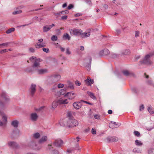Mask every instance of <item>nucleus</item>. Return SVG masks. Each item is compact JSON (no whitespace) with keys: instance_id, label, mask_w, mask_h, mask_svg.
<instances>
[{"instance_id":"f257e3e1","label":"nucleus","mask_w":154,"mask_h":154,"mask_svg":"<svg viewBox=\"0 0 154 154\" xmlns=\"http://www.w3.org/2000/svg\"><path fill=\"white\" fill-rule=\"evenodd\" d=\"M1 97L3 98L5 101L4 102H3L0 100V109L2 110H4L5 108V106L6 103L9 101L10 99L8 97V96L7 95L6 93L2 92L1 95ZM0 115H2V119L5 122H7V117L4 114V112L0 110Z\"/></svg>"},{"instance_id":"f03ea898","label":"nucleus","mask_w":154,"mask_h":154,"mask_svg":"<svg viewBox=\"0 0 154 154\" xmlns=\"http://www.w3.org/2000/svg\"><path fill=\"white\" fill-rule=\"evenodd\" d=\"M63 122L65 123L63 124V122H61V124L63 126H67L69 127H75L78 124V122L77 120L74 118L68 119H65Z\"/></svg>"},{"instance_id":"7ed1b4c3","label":"nucleus","mask_w":154,"mask_h":154,"mask_svg":"<svg viewBox=\"0 0 154 154\" xmlns=\"http://www.w3.org/2000/svg\"><path fill=\"white\" fill-rule=\"evenodd\" d=\"M152 54H149L145 56L144 58L140 61L141 64L150 65L152 63L150 60V57L152 56Z\"/></svg>"},{"instance_id":"20e7f679","label":"nucleus","mask_w":154,"mask_h":154,"mask_svg":"<svg viewBox=\"0 0 154 154\" xmlns=\"http://www.w3.org/2000/svg\"><path fill=\"white\" fill-rule=\"evenodd\" d=\"M60 78L61 76L60 75L56 74L52 75L49 79L48 84L49 85H53L59 81Z\"/></svg>"},{"instance_id":"39448f33","label":"nucleus","mask_w":154,"mask_h":154,"mask_svg":"<svg viewBox=\"0 0 154 154\" xmlns=\"http://www.w3.org/2000/svg\"><path fill=\"white\" fill-rule=\"evenodd\" d=\"M41 61L40 59H35L32 66L35 70L36 71L37 69L40 67V62Z\"/></svg>"},{"instance_id":"423d86ee","label":"nucleus","mask_w":154,"mask_h":154,"mask_svg":"<svg viewBox=\"0 0 154 154\" xmlns=\"http://www.w3.org/2000/svg\"><path fill=\"white\" fill-rule=\"evenodd\" d=\"M69 32L71 35H78L82 34V31L81 29H69Z\"/></svg>"},{"instance_id":"0eeeda50","label":"nucleus","mask_w":154,"mask_h":154,"mask_svg":"<svg viewBox=\"0 0 154 154\" xmlns=\"http://www.w3.org/2000/svg\"><path fill=\"white\" fill-rule=\"evenodd\" d=\"M20 132L19 130L16 129L13 131L11 134V137L12 138H17L20 135Z\"/></svg>"},{"instance_id":"6e6552de","label":"nucleus","mask_w":154,"mask_h":154,"mask_svg":"<svg viewBox=\"0 0 154 154\" xmlns=\"http://www.w3.org/2000/svg\"><path fill=\"white\" fill-rule=\"evenodd\" d=\"M36 87V85L35 84H32L29 89L30 94L32 96H33L35 92Z\"/></svg>"},{"instance_id":"1a4fd4ad","label":"nucleus","mask_w":154,"mask_h":154,"mask_svg":"<svg viewBox=\"0 0 154 154\" xmlns=\"http://www.w3.org/2000/svg\"><path fill=\"white\" fill-rule=\"evenodd\" d=\"M63 144V140L60 139L55 140L53 143V145L57 147H60Z\"/></svg>"},{"instance_id":"9d476101","label":"nucleus","mask_w":154,"mask_h":154,"mask_svg":"<svg viewBox=\"0 0 154 154\" xmlns=\"http://www.w3.org/2000/svg\"><path fill=\"white\" fill-rule=\"evenodd\" d=\"M118 140L117 137L114 136H109L106 138L107 141L108 143L116 142Z\"/></svg>"},{"instance_id":"9b49d317","label":"nucleus","mask_w":154,"mask_h":154,"mask_svg":"<svg viewBox=\"0 0 154 154\" xmlns=\"http://www.w3.org/2000/svg\"><path fill=\"white\" fill-rule=\"evenodd\" d=\"M109 51L107 49H104L101 51L99 53V55L100 56H106L109 54Z\"/></svg>"},{"instance_id":"f8f14e48","label":"nucleus","mask_w":154,"mask_h":154,"mask_svg":"<svg viewBox=\"0 0 154 154\" xmlns=\"http://www.w3.org/2000/svg\"><path fill=\"white\" fill-rule=\"evenodd\" d=\"M55 26L54 24H52L51 25H46L43 27V31L44 32H47L49 31L51 29Z\"/></svg>"},{"instance_id":"ddd939ff","label":"nucleus","mask_w":154,"mask_h":154,"mask_svg":"<svg viewBox=\"0 0 154 154\" xmlns=\"http://www.w3.org/2000/svg\"><path fill=\"white\" fill-rule=\"evenodd\" d=\"M8 146L12 148H17L18 145L17 143L13 141H10L8 143Z\"/></svg>"},{"instance_id":"4468645a","label":"nucleus","mask_w":154,"mask_h":154,"mask_svg":"<svg viewBox=\"0 0 154 154\" xmlns=\"http://www.w3.org/2000/svg\"><path fill=\"white\" fill-rule=\"evenodd\" d=\"M75 94L72 92H68L65 95V96H67L69 100H72L74 99L75 97Z\"/></svg>"},{"instance_id":"2eb2a0df","label":"nucleus","mask_w":154,"mask_h":154,"mask_svg":"<svg viewBox=\"0 0 154 154\" xmlns=\"http://www.w3.org/2000/svg\"><path fill=\"white\" fill-rule=\"evenodd\" d=\"M36 71L39 74H43L48 72V70L46 69H39L38 68L37 69Z\"/></svg>"},{"instance_id":"dca6fc26","label":"nucleus","mask_w":154,"mask_h":154,"mask_svg":"<svg viewBox=\"0 0 154 154\" xmlns=\"http://www.w3.org/2000/svg\"><path fill=\"white\" fill-rule=\"evenodd\" d=\"M38 118V116L36 113H33L30 115V119L33 122L36 121Z\"/></svg>"},{"instance_id":"f3484780","label":"nucleus","mask_w":154,"mask_h":154,"mask_svg":"<svg viewBox=\"0 0 154 154\" xmlns=\"http://www.w3.org/2000/svg\"><path fill=\"white\" fill-rule=\"evenodd\" d=\"M58 104V100L54 101L52 103L51 109L52 110H54L57 107Z\"/></svg>"},{"instance_id":"a211bd4d","label":"nucleus","mask_w":154,"mask_h":154,"mask_svg":"<svg viewBox=\"0 0 154 154\" xmlns=\"http://www.w3.org/2000/svg\"><path fill=\"white\" fill-rule=\"evenodd\" d=\"M73 106L75 109H78L81 107V104L79 102H75L73 104Z\"/></svg>"},{"instance_id":"6ab92c4d","label":"nucleus","mask_w":154,"mask_h":154,"mask_svg":"<svg viewBox=\"0 0 154 154\" xmlns=\"http://www.w3.org/2000/svg\"><path fill=\"white\" fill-rule=\"evenodd\" d=\"M30 145L32 146V147L35 150H39L41 148L40 146H37V145H36L34 142H31L30 143Z\"/></svg>"},{"instance_id":"aec40b11","label":"nucleus","mask_w":154,"mask_h":154,"mask_svg":"<svg viewBox=\"0 0 154 154\" xmlns=\"http://www.w3.org/2000/svg\"><path fill=\"white\" fill-rule=\"evenodd\" d=\"M68 103L67 99H63L60 98L58 100V103L59 104H67Z\"/></svg>"},{"instance_id":"412c9836","label":"nucleus","mask_w":154,"mask_h":154,"mask_svg":"<svg viewBox=\"0 0 154 154\" xmlns=\"http://www.w3.org/2000/svg\"><path fill=\"white\" fill-rule=\"evenodd\" d=\"M48 140V137L47 136H43L39 140V142L40 143H42L46 142Z\"/></svg>"},{"instance_id":"4be33fe9","label":"nucleus","mask_w":154,"mask_h":154,"mask_svg":"<svg viewBox=\"0 0 154 154\" xmlns=\"http://www.w3.org/2000/svg\"><path fill=\"white\" fill-rule=\"evenodd\" d=\"M63 38L64 40H69L71 39V37L67 33H64L63 36Z\"/></svg>"},{"instance_id":"5701e85b","label":"nucleus","mask_w":154,"mask_h":154,"mask_svg":"<svg viewBox=\"0 0 154 154\" xmlns=\"http://www.w3.org/2000/svg\"><path fill=\"white\" fill-rule=\"evenodd\" d=\"M19 122L17 120L12 121L11 122V125L14 128H17L18 126Z\"/></svg>"},{"instance_id":"b1692460","label":"nucleus","mask_w":154,"mask_h":154,"mask_svg":"<svg viewBox=\"0 0 154 154\" xmlns=\"http://www.w3.org/2000/svg\"><path fill=\"white\" fill-rule=\"evenodd\" d=\"M36 48H38L45 46V44L44 43H37L35 45Z\"/></svg>"},{"instance_id":"393cba45","label":"nucleus","mask_w":154,"mask_h":154,"mask_svg":"<svg viewBox=\"0 0 154 154\" xmlns=\"http://www.w3.org/2000/svg\"><path fill=\"white\" fill-rule=\"evenodd\" d=\"M90 32H84V33L82 32L81 34V36L82 38H86L90 36Z\"/></svg>"},{"instance_id":"a878e982","label":"nucleus","mask_w":154,"mask_h":154,"mask_svg":"<svg viewBox=\"0 0 154 154\" xmlns=\"http://www.w3.org/2000/svg\"><path fill=\"white\" fill-rule=\"evenodd\" d=\"M122 72L123 74L126 76H129L132 75V74L131 73L127 70L122 71Z\"/></svg>"},{"instance_id":"bb28decb","label":"nucleus","mask_w":154,"mask_h":154,"mask_svg":"<svg viewBox=\"0 0 154 154\" xmlns=\"http://www.w3.org/2000/svg\"><path fill=\"white\" fill-rule=\"evenodd\" d=\"M135 145L137 146H141L143 145V143L140 140H137L135 141Z\"/></svg>"},{"instance_id":"cd10ccee","label":"nucleus","mask_w":154,"mask_h":154,"mask_svg":"<svg viewBox=\"0 0 154 154\" xmlns=\"http://www.w3.org/2000/svg\"><path fill=\"white\" fill-rule=\"evenodd\" d=\"M87 94H88L92 99H95L96 98L93 93L89 91H87Z\"/></svg>"},{"instance_id":"c85d7f7f","label":"nucleus","mask_w":154,"mask_h":154,"mask_svg":"<svg viewBox=\"0 0 154 154\" xmlns=\"http://www.w3.org/2000/svg\"><path fill=\"white\" fill-rule=\"evenodd\" d=\"M141 150L138 148H135L133 150V152L135 153H141Z\"/></svg>"},{"instance_id":"c756f323","label":"nucleus","mask_w":154,"mask_h":154,"mask_svg":"<svg viewBox=\"0 0 154 154\" xmlns=\"http://www.w3.org/2000/svg\"><path fill=\"white\" fill-rule=\"evenodd\" d=\"M130 53V51L129 49L125 50L123 51L122 54L123 55H128Z\"/></svg>"},{"instance_id":"7c9ffc66","label":"nucleus","mask_w":154,"mask_h":154,"mask_svg":"<svg viewBox=\"0 0 154 154\" xmlns=\"http://www.w3.org/2000/svg\"><path fill=\"white\" fill-rule=\"evenodd\" d=\"M85 82L88 83L89 85H90L91 84H93L94 83V80L92 79H87L85 80Z\"/></svg>"},{"instance_id":"2f4dec72","label":"nucleus","mask_w":154,"mask_h":154,"mask_svg":"<svg viewBox=\"0 0 154 154\" xmlns=\"http://www.w3.org/2000/svg\"><path fill=\"white\" fill-rule=\"evenodd\" d=\"M119 54H118L116 53H112L111 54V57L113 58H116L119 57Z\"/></svg>"},{"instance_id":"473e14b6","label":"nucleus","mask_w":154,"mask_h":154,"mask_svg":"<svg viewBox=\"0 0 154 154\" xmlns=\"http://www.w3.org/2000/svg\"><path fill=\"white\" fill-rule=\"evenodd\" d=\"M40 136V134L38 133H36L33 134V137L35 139L39 138Z\"/></svg>"},{"instance_id":"72a5a7b5","label":"nucleus","mask_w":154,"mask_h":154,"mask_svg":"<svg viewBox=\"0 0 154 154\" xmlns=\"http://www.w3.org/2000/svg\"><path fill=\"white\" fill-rule=\"evenodd\" d=\"M12 43L11 42H7L2 44H0V46H2L5 47H7L9 45L11 44Z\"/></svg>"},{"instance_id":"f704fd0d","label":"nucleus","mask_w":154,"mask_h":154,"mask_svg":"<svg viewBox=\"0 0 154 154\" xmlns=\"http://www.w3.org/2000/svg\"><path fill=\"white\" fill-rule=\"evenodd\" d=\"M66 92V89H61L59 91V94L60 95L64 94Z\"/></svg>"},{"instance_id":"c9c22d12","label":"nucleus","mask_w":154,"mask_h":154,"mask_svg":"<svg viewBox=\"0 0 154 154\" xmlns=\"http://www.w3.org/2000/svg\"><path fill=\"white\" fill-rule=\"evenodd\" d=\"M148 110L150 114L154 113V109H152L151 107H149L148 109Z\"/></svg>"},{"instance_id":"e433bc0d","label":"nucleus","mask_w":154,"mask_h":154,"mask_svg":"<svg viewBox=\"0 0 154 154\" xmlns=\"http://www.w3.org/2000/svg\"><path fill=\"white\" fill-rule=\"evenodd\" d=\"M14 30H15L14 28H11L7 30L6 31V33L8 34H9V33H11V32H14Z\"/></svg>"},{"instance_id":"4c0bfd02","label":"nucleus","mask_w":154,"mask_h":154,"mask_svg":"<svg viewBox=\"0 0 154 154\" xmlns=\"http://www.w3.org/2000/svg\"><path fill=\"white\" fill-rule=\"evenodd\" d=\"M22 12V10H19L14 11L12 12V14L14 15H16L19 14L21 13Z\"/></svg>"},{"instance_id":"58836bf2","label":"nucleus","mask_w":154,"mask_h":154,"mask_svg":"<svg viewBox=\"0 0 154 154\" xmlns=\"http://www.w3.org/2000/svg\"><path fill=\"white\" fill-rule=\"evenodd\" d=\"M89 60L90 63L87 66V67L88 68V70H89L90 69L91 66V63L92 60L91 58L90 57H89Z\"/></svg>"},{"instance_id":"ea45409f","label":"nucleus","mask_w":154,"mask_h":154,"mask_svg":"<svg viewBox=\"0 0 154 154\" xmlns=\"http://www.w3.org/2000/svg\"><path fill=\"white\" fill-rule=\"evenodd\" d=\"M148 154H154V148H150L148 151Z\"/></svg>"},{"instance_id":"a19ab883","label":"nucleus","mask_w":154,"mask_h":154,"mask_svg":"<svg viewBox=\"0 0 154 154\" xmlns=\"http://www.w3.org/2000/svg\"><path fill=\"white\" fill-rule=\"evenodd\" d=\"M148 85L152 86L154 87V83L151 80H149L147 81V82Z\"/></svg>"},{"instance_id":"79ce46f5","label":"nucleus","mask_w":154,"mask_h":154,"mask_svg":"<svg viewBox=\"0 0 154 154\" xmlns=\"http://www.w3.org/2000/svg\"><path fill=\"white\" fill-rule=\"evenodd\" d=\"M51 40L53 41H56L57 39V36L55 35H52L51 38Z\"/></svg>"},{"instance_id":"37998d69","label":"nucleus","mask_w":154,"mask_h":154,"mask_svg":"<svg viewBox=\"0 0 154 154\" xmlns=\"http://www.w3.org/2000/svg\"><path fill=\"white\" fill-rule=\"evenodd\" d=\"M134 134L137 137H139L140 136V132L137 131H134Z\"/></svg>"},{"instance_id":"c03bdc74","label":"nucleus","mask_w":154,"mask_h":154,"mask_svg":"<svg viewBox=\"0 0 154 154\" xmlns=\"http://www.w3.org/2000/svg\"><path fill=\"white\" fill-rule=\"evenodd\" d=\"M67 118L66 119H72L73 118L72 116V114L70 112H68L67 113Z\"/></svg>"},{"instance_id":"a18cd8bd","label":"nucleus","mask_w":154,"mask_h":154,"mask_svg":"<svg viewBox=\"0 0 154 154\" xmlns=\"http://www.w3.org/2000/svg\"><path fill=\"white\" fill-rule=\"evenodd\" d=\"M140 34V32L139 31H135V37L137 38V37H139Z\"/></svg>"},{"instance_id":"49530a36","label":"nucleus","mask_w":154,"mask_h":154,"mask_svg":"<svg viewBox=\"0 0 154 154\" xmlns=\"http://www.w3.org/2000/svg\"><path fill=\"white\" fill-rule=\"evenodd\" d=\"M74 7V5L72 4H70L69 5L68 7V9L69 10H70Z\"/></svg>"},{"instance_id":"de8ad7c7","label":"nucleus","mask_w":154,"mask_h":154,"mask_svg":"<svg viewBox=\"0 0 154 154\" xmlns=\"http://www.w3.org/2000/svg\"><path fill=\"white\" fill-rule=\"evenodd\" d=\"M57 86L59 88H61L64 87V85L60 83L58 84Z\"/></svg>"},{"instance_id":"09e8293b","label":"nucleus","mask_w":154,"mask_h":154,"mask_svg":"<svg viewBox=\"0 0 154 154\" xmlns=\"http://www.w3.org/2000/svg\"><path fill=\"white\" fill-rule=\"evenodd\" d=\"M144 106L143 104L141 105L140 106L139 110L140 111H141L142 110H143L144 109Z\"/></svg>"},{"instance_id":"8fccbe9b","label":"nucleus","mask_w":154,"mask_h":154,"mask_svg":"<svg viewBox=\"0 0 154 154\" xmlns=\"http://www.w3.org/2000/svg\"><path fill=\"white\" fill-rule=\"evenodd\" d=\"M7 51L6 49L1 50H0V54H3L4 53H6Z\"/></svg>"},{"instance_id":"3c124183","label":"nucleus","mask_w":154,"mask_h":154,"mask_svg":"<svg viewBox=\"0 0 154 154\" xmlns=\"http://www.w3.org/2000/svg\"><path fill=\"white\" fill-rule=\"evenodd\" d=\"M69 48H68L66 49V54L69 55L71 54V52L69 50Z\"/></svg>"},{"instance_id":"603ef678","label":"nucleus","mask_w":154,"mask_h":154,"mask_svg":"<svg viewBox=\"0 0 154 154\" xmlns=\"http://www.w3.org/2000/svg\"><path fill=\"white\" fill-rule=\"evenodd\" d=\"M67 17H68L66 15L63 16L61 17V19L63 20H66L67 19Z\"/></svg>"},{"instance_id":"864d4df0","label":"nucleus","mask_w":154,"mask_h":154,"mask_svg":"<svg viewBox=\"0 0 154 154\" xmlns=\"http://www.w3.org/2000/svg\"><path fill=\"white\" fill-rule=\"evenodd\" d=\"M58 47L60 48L61 51L62 52H64L65 51V48L62 47L60 45H59Z\"/></svg>"},{"instance_id":"5fc2aeb1","label":"nucleus","mask_w":154,"mask_h":154,"mask_svg":"<svg viewBox=\"0 0 154 154\" xmlns=\"http://www.w3.org/2000/svg\"><path fill=\"white\" fill-rule=\"evenodd\" d=\"M75 85H77V86H79L80 85H81V83L80 82L78 81H76L75 82Z\"/></svg>"},{"instance_id":"6e6d98bb","label":"nucleus","mask_w":154,"mask_h":154,"mask_svg":"<svg viewBox=\"0 0 154 154\" xmlns=\"http://www.w3.org/2000/svg\"><path fill=\"white\" fill-rule=\"evenodd\" d=\"M94 118L95 119H100V116L98 115H95L94 116Z\"/></svg>"},{"instance_id":"4d7b16f0","label":"nucleus","mask_w":154,"mask_h":154,"mask_svg":"<svg viewBox=\"0 0 154 154\" xmlns=\"http://www.w3.org/2000/svg\"><path fill=\"white\" fill-rule=\"evenodd\" d=\"M30 60L31 61V62H33V60H35V59H36V57H31L30 58Z\"/></svg>"},{"instance_id":"13d9d810","label":"nucleus","mask_w":154,"mask_h":154,"mask_svg":"<svg viewBox=\"0 0 154 154\" xmlns=\"http://www.w3.org/2000/svg\"><path fill=\"white\" fill-rule=\"evenodd\" d=\"M116 34L117 35H118L121 33V31L120 29H117L116 30Z\"/></svg>"},{"instance_id":"bf43d9fd","label":"nucleus","mask_w":154,"mask_h":154,"mask_svg":"<svg viewBox=\"0 0 154 154\" xmlns=\"http://www.w3.org/2000/svg\"><path fill=\"white\" fill-rule=\"evenodd\" d=\"M68 87L69 88H70L71 89H74V87L73 85H72L71 84H69V85L68 86Z\"/></svg>"},{"instance_id":"052dcab7","label":"nucleus","mask_w":154,"mask_h":154,"mask_svg":"<svg viewBox=\"0 0 154 154\" xmlns=\"http://www.w3.org/2000/svg\"><path fill=\"white\" fill-rule=\"evenodd\" d=\"M91 131L92 133L93 134H96V130L94 128L92 129Z\"/></svg>"},{"instance_id":"680f3d73","label":"nucleus","mask_w":154,"mask_h":154,"mask_svg":"<svg viewBox=\"0 0 154 154\" xmlns=\"http://www.w3.org/2000/svg\"><path fill=\"white\" fill-rule=\"evenodd\" d=\"M43 50L44 52H45L46 53H47L49 51V49L48 48H43Z\"/></svg>"},{"instance_id":"e2e57ef3","label":"nucleus","mask_w":154,"mask_h":154,"mask_svg":"<svg viewBox=\"0 0 154 154\" xmlns=\"http://www.w3.org/2000/svg\"><path fill=\"white\" fill-rule=\"evenodd\" d=\"M82 14L81 13H77L75 14L74 16L75 17H78L82 15Z\"/></svg>"},{"instance_id":"0e129e2a","label":"nucleus","mask_w":154,"mask_h":154,"mask_svg":"<svg viewBox=\"0 0 154 154\" xmlns=\"http://www.w3.org/2000/svg\"><path fill=\"white\" fill-rule=\"evenodd\" d=\"M29 51L30 52L33 53L35 52V50L34 48H29Z\"/></svg>"},{"instance_id":"69168bd1","label":"nucleus","mask_w":154,"mask_h":154,"mask_svg":"<svg viewBox=\"0 0 154 154\" xmlns=\"http://www.w3.org/2000/svg\"><path fill=\"white\" fill-rule=\"evenodd\" d=\"M140 57V55H137V56H135V59L136 60H137L138 59H139Z\"/></svg>"},{"instance_id":"338daca9","label":"nucleus","mask_w":154,"mask_h":154,"mask_svg":"<svg viewBox=\"0 0 154 154\" xmlns=\"http://www.w3.org/2000/svg\"><path fill=\"white\" fill-rule=\"evenodd\" d=\"M45 107V106H42L41 107H40L38 109H37V111H40L42 109H43Z\"/></svg>"},{"instance_id":"774afa93","label":"nucleus","mask_w":154,"mask_h":154,"mask_svg":"<svg viewBox=\"0 0 154 154\" xmlns=\"http://www.w3.org/2000/svg\"><path fill=\"white\" fill-rule=\"evenodd\" d=\"M103 7L105 9H107L108 8V6L106 4H104Z\"/></svg>"}]
</instances>
